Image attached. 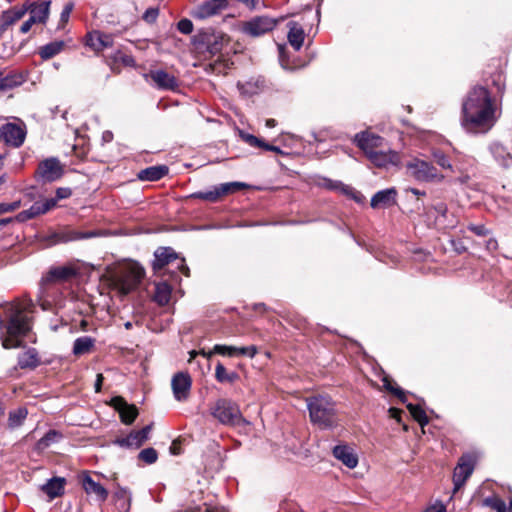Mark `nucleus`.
I'll return each mask as SVG.
<instances>
[{"label": "nucleus", "mask_w": 512, "mask_h": 512, "mask_svg": "<svg viewBox=\"0 0 512 512\" xmlns=\"http://www.w3.org/2000/svg\"><path fill=\"white\" fill-rule=\"evenodd\" d=\"M434 209L436 210L437 213H439L443 217L446 216L447 205L445 203H438L437 205L434 206Z\"/></svg>", "instance_id": "obj_63"}, {"label": "nucleus", "mask_w": 512, "mask_h": 512, "mask_svg": "<svg viewBox=\"0 0 512 512\" xmlns=\"http://www.w3.org/2000/svg\"><path fill=\"white\" fill-rule=\"evenodd\" d=\"M177 28L183 34H190L193 31V23L185 18L178 22Z\"/></svg>", "instance_id": "obj_52"}, {"label": "nucleus", "mask_w": 512, "mask_h": 512, "mask_svg": "<svg viewBox=\"0 0 512 512\" xmlns=\"http://www.w3.org/2000/svg\"><path fill=\"white\" fill-rule=\"evenodd\" d=\"M72 10H73V4L72 3H67L64 6V8H63V10L61 12V15H60V23L62 25H64L65 23L68 22Z\"/></svg>", "instance_id": "obj_55"}, {"label": "nucleus", "mask_w": 512, "mask_h": 512, "mask_svg": "<svg viewBox=\"0 0 512 512\" xmlns=\"http://www.w3.org/2000/svg\"><path fill=\"white\" fill-rule=\"evenodd\" d=\"M80 483L85 493L93 497L96 501L104 502L108 498L107 489L100 483L94 481L88 472L80 475Z\"/></svg>", "instance_id": "obj_16"}, {"label": "nucleus", "mask_w": 512, "mask_h": 512, "mask_svg": "<svg viewBox=\"0 0 512 512\" xmlns=\"http://www.w3.org/2000/svg\"><path fill=\"white\" fill-rule=\"evenodd\" d=\"M354 142L366 156L384 146V138L368 131L357 133Z\"/></svg>", "instance_id": "obj_15"}, {"label": "nucleus", "mask_w": 512, "mask_h": 512, "mask_svg": "<svg viewBox=\"0 0 512 512\" xmlns=\"http://www.w3.org/2000/svg\"><path fill=\"white\" fill-rule=\"evenodd\" d=\"M424 512H446V507L442 502H436L427 507Z\"/></svg>", "instance_id": "obj_58"}, {"label": "nucleus", "mask_w": 512, "mask_h": 512, "mask_svg": "<svg viewBox=\"0 0 512 512\" xmlns=\"http://www.w3.org/2000/svg\"><path fill=\"white\" fill-rule=\"evenodd\" d=\"M468 229L478 236H484L488 233L484 225H470Z\"/></svg>", "instance_id": "obj_57"}, {"label": "nucleus", "mask_w": 512, "mask_h": 512, "mask_svg": "<svg viewBox=\"0 0 512 512\" xmlns=\"http://www.w3.org/2000/svg\"><path fill=\"white\" fill-rule=\"evenodd\" d=\"M310 420L320 429H332L338 425L335 403L329 396H312L306 399Z\"/></svg>", "instance_id": "obj_2"}, {"label": "nucleus", "mask_w": 512, "mask_h": 512, "mask_svg": "<svg viewBox=\"0 0 512 512\" xmlns=\"http://www.w3.org/2000/svg\"><path fill=\"white\" fill-rule=\"evenodd\" d=\"M367 157L375 166L380 168H387L389 165H396L399 162L398 154L390 149L388 151H373Z\"/></svg>", "instance_id": "obj_23"}, {"label": "nucleus", "mask_w": 512, "mask_h": 512, "mask_svg": "<svg viewBox=\"0 0 512 512\" xmlns=\"http://www.w3.org/2000/svg\"><path fill=\"white\" fill-rule=\"evenodd\" d=\"M64 168L56 157L47 158L39 163L38 175L45 182H53L62 177Z\"/></svg>", "instance_id": "obj_13"}, {"label": "nucleus", "mask_w": 512, "mask_h": 512, "mask_svg": "<svg viewBox=\"0 0 512 512\" xmlns=\"http://www.w3.org/2000/svg\"><path fill=\"white\" fill-rule=\"evenodd\" d=\"M166 266H172L188 276L189 268L185 260L179 258L171 247H160L154 252L153 270L160 274Z\"/></svg>", "instance_id": "obj_6"}, {"label": "nucleus", "mask_w": 512, "mask_h": 512, "mask_svg": "<svg viewBox=\"0 0 512 512\" xmlns=\"http://www.w3.org/2000/svg\"><path fill=\"white\" fill-rule=\"evenodd\" d=\"M56 206V199H45L34 202L29 209L19 212L15 219L18 222H25L39 215L45 214Z\"/></svg>", "instance_id": "obj_17"}, {"label": "nucleus", "mask_w": 512, "mask_h": 512, "mask_svg": "<svg viewBox=\"0 0 512 512\" xmlns=\"http://www.w3.org/2000/svg\"><path fill=\"white\" fill-rule=\"evenodd\" d=\"M333 455L349 469H353L358 464V457L354 450L348 445H337L333 448Z\"/></svg>", "instance_id": "obj_26"}, {"label": "nucleus", "mask_w": 512, "mask_h": 512, "mask_svg": "<svg viewBox=\"0 0 512 512\" xmlns=\"http://www.w3.org/2000/svg\"><path fill=\"white\" fill-rule=\"evenodd\" d=\"M65 483V478L53 477L41 486V490L52 500L64 493Z\"/></svg>", "instance_id": "obj_30"}, {"label": "nucleus", "mask_w": 512, "mask_h": 512, "mask_svg": "<svg viewBox=\"0 0 512 512\" xmlns=\"http://www.w3.org/2000/svg\"><path fill=\"white\" fill-rule=\"evenodd\" d=\"M159 15V9L158 8H155V7H151V8H148L144 14H143V19L147 22V23H153L156 21L157 17Z\"/></svg>", "instance_id": "obj_54"}, {"label": "nucleus", "mask_w": 512, "mask_h": 512, "mask_svg": "<svg viewBox=\"0 0 512 512\" xmlns=\"http://www.w3.org/2000/svg\"><path fill=\"white\" fill-rule=\"evenodd\" d=\"M138 458L145 462L146 464H153L157 461L158 454L157 451L154 448H145L143 449L139 455Z\"/></svg>", "instance_id": "obj_48"}, {"label": "nucleus", "mask_w": 512, "mask_h": 512, "mask_svg": "<svg viewBox=\"0 0 512 512\" xmlns=\"http://www.w3.org/2000/svg\"><path fill=\"white\" fill-rule=\"evenodd\" d=\"M86 45L98 53L114 46V36L98 30L92 31L87 35Z\"/></svg>", "instance_id": "obj_19"}, {"label": "nucleus", "mask_w": 512, "mask_h": 512, "mask_svg": "<svg viewBox=\"0 0 512 512\" xmlns=\"http://www.w3.org/2000/svg\"><path fill=\"white\" fill-rule=\"evenodd\" d=\"M249 9H257L260 6L261 0H237Z\"/></svg>", "instance_id": "obj_59"}, {"label": "nucleus", "mask_w": 512, "mask_h": 512, "mask_svg": "<svg viewBox=\"0 0 512 512\" xmlns=\"http://www.w3.org/2000/svg\"><path fill=\"white\" fill-rule=\"evenodd\" d=\"M409 176L419 182H442L444 175L429 162L419 158L409 161L406 165Z\"/></svg>", "instance_id": "obj_7"}, {"label": "nucleus", "mask_w": 512, "mask_h": 512, "mask_svg": "<svg viewBox=\"0 0 512 512\" xmlns=\"http://www.w3.org/2000/svg\"><path fill=\"white\" fill-rule=\"evenodd\" d=\"M39 364L38 354L35 349H28L18 356V365L24 368H35Z\"/></svg>", "instance_id": "obj_35"}, {"label": "nucleus", "mask_w": 512, "mask_h": 512, "mask_svg": "<svg viewBox=\"0 0 512 512\" xmlns=\"http://www.w3.org/2000/svg\"><path fill=\"white\" fill-rule=\"evenodd\" d=\"M192 386V379L186 372H177L171 380V388L173 391L174 398L183 402L189 397Z\"/></svg>", "instance_id": "obj_14"}, {"label": "nucleus", "mask_w": 512, "mask_h": 512, "mask_svg": "<svg viewBox=\"0 0 512 512\" xmlns=\"http://www.w3.org/2000/svg\"><path fill=\"white\" fill-rule=\"evenodd\" d=\"M71 194H72V191H71V189H70V188H62V187H61V188H58V189L56 190V198H55V199H56V202H57L58 200L66 199V198L70 197V196H71Z\"/></svg>", "instance_id": "obj_56"}, {"label": "nucleus", "mask_w": 512, "mask_h": 512, "mask_svg": "<svg viewBox=\"0 0 512 512\" xmlns=\"http://www.w3.org/2000/svg\"><path fill=\"white\" fill-rule=\"evenodd\" d=\"M317 185L319 187H322V188H325V189H328L331 191H336L340 194L346 195L349 198H352L357 202L361 201L362 195L358 191L353 189L351 186L346 185L341 181L332 180V179H329L326 177H321L317 180Z\"/></svg>", "instance_id": "obj_18"}, {"label": "nucleus", "mask_w": 512, "mask_h": 512, "mask_svg": "<svg viewBox=\"0 0 512 512\" xmlns=\"http://www.w3.org/2000/svg\"><path fill=\"white\" fill-rule=\"evenodd\" d=\"M143 277L144 269L137 263H129L114 276V284L122 294L127 295L138 286Z\"/></svg>", "instance_id": "obj_5"}, {"label": "nucleus", "mask_w": 512, "mask_h": 512, "mask_svg": "<svg viewBox=\"0 0 512 512\" xmlns=\"http://www.w3.org/2000/svg\"><path fill=\"white\" fill-rule=\"evenodd\" d=\"M406 406L412 417L420 424L421 427L428 424V417L420 405L407 403Z\"/></svg>", "instance_id": "obj_43"}, {"label": "nucleus", "mask_w": 512, "mask_h": 512, "mask_svg": "<svg viewBox=\"0 0 512 512\" xmlns=\"http://www.w3.org/2000/svg\"><path fill=\"white\" fill-rule=\"evenodd\" d=\"M247 185L243 182H228L213 186L211 189L206 191H198L192 193L190 197L205 200L208 202H217L223 196L234 193Z\"/></svg>", "instance_id": "obj_8"}, {"label": "nucleus", "mask_w": 512, "mask_h": 512, "mask_svg": "<svg viewBox=\"0 0 512 512\" xmlns=\"http://www.w3.org/2000/svg\"><path fill=\"white\" fill-rule=\"evenodd\" d=\"M24 79L21 75H7L4 76L0 72V91L10 90L23 83Z\"/></svg>", "instance_id": "obj_41"}, {"label": "nucleus", "mask_w": 512, "mask_h": 512, "mask_svg": "<svg viewBox=\"0 0 512 512\" xmlns=\"http://www.w3.org/2000/svg\"><path fill=\"white\" fill-rule=\"evenodd\" d=\"M150 77L156 86L160 89L173 90L177 87L176 78L164 70L151 71Z\"/></svg>", "instance_id": "obj_29"}, {"label": "nucleus", "mask_w": 512, "mask_h": 512, "mask_svg": "<svg viewBox=\"0 0 512 512\" xmlns=\"http://www.w3.org/2000/svg\"><path fill=\"white\" fill-rule=\"evenodd\" d=\"M30 330L29 318L23 313L19 305L9 306V321L6 327V336L2 335V346L5 349L17 348L21 345L18 339L25 336Z\"/></svg>", "instance_id": "obj_3"}, {"label": "nucleus", "mask_w": 512, "mask_h": 512, "mask_svg": "<svg viewBox=\"0 0 512 512\" xmlns=\"http://www.w3.org/2000/svg\"><path fill=\"white\" fill-rule=\"evenodd\" d=\"M168 171L165 165L151 166L139 171L137 177L141 181H157L167 175Z\"/></svg>", "instance_id": "obj_31"}, {"label": "nucleus", "mask_w": 512, "mask_h": 512, "mask_svg": "<svg viewBox=\"0 0 512 512\" xmlns=\"http://www.w3.org/2000/svg\"><path fill=\"white\" fill-rule=\"evenodd\" d=\"M475 466V459L472 455L466 454L463 455L456 468L454 469L453 474V483H454V490L460 489L466 480L470 477L474 470Z\"/></svg>", "instance_id": "obj_12"}, {"label": "nucleus", "mask_w": 512, "mask_h": 512, "mask_svg": "<svg viewBox=\"0 0 512 512\" xmlns=\"http://www.w3.org/2000/svg\"><path fill=\"white\" fill-rule=\"evenodd\" d=\"M484 504L496 512H507L505 502L496 496L485 498Z\"/></svg>", "instance_id": "obj_46"}, {"label": "nucleus", "mask_w": 512, "mask_h": 512, "mask_svg": "<svg viewBox=\"0 0 512 512\" xmlns=\"http://www.w3.org/2000/svg\"><path fill=\"white\" fill-rule=\"evenodd\" d=\"M215 378L219 383H233L239 379V375L234 371H227L221 362L215 367Z\"/></svg>", "instance_id": "obj_36"}, {"label": "nucleus", "mask_w": 512, "mask_h": 512, "mask_svg": "<svg viewBox=\"0 0 512 512\" xmlns=\"http://www.w3.org/2000/svg\"><path fill=\"white\" fill-rule=\"evenodd\" d=\"M278 50H279V60H280L281 66L285 69H288L289 68L288 63L285 60V47L283 45H279Z\"/></svg>", "instance_id": "obj_60"}, {"label": "nucleus", "mask_w": 512, "mask_h": 512, "mask_svg": "<svg viewBox=\"0 0 512 512\" xmlns=\"http://www.w3.org/2000/svg\"><path fill=\"white\" fill-rule=\"evenodd\" d=\"M288 28V42L294 48L295 51H299L304 43L305 32L302 26L295 21H290L288 23Z\"/></svg>", "instance_id": "obj_28"}, {"label": "nucleus", "mask_w": 512, "mask_h": 512, "mask_svg": "<svg viewBox=\"0 0 512 512\" xmlns=\"http://www.w3.org/2000/svg\"><path fill=\"white\" fill-rule=\"evenodd\" d=\"M27 409L24 407H19L16 410H13L9 413L8 425L10 428L14 429L22 425L23 421L27 417Z\"/></svg>", "instance_id": "obj_42"}, {"label": "nucleus", "mask_w": 512, "mask_h": 512, "mask_svg": "<svg viewBox=\"0 0 512 512\" xmlns=\"http://www.w3.org/2000/svg\"><path fill=\"white\" fill-rule=\"evenodd\" d=\"M111 405L118 411L124 424H131L138 415L136 406L128 404L122 397L112 398Z\"/></svg>", "instance_id": "obj_20"}, {"label": "nucleus", "mask_w": 512, "mask_h": 512, "mask_svg": "<svg viewBox=\"0 0 512 512\" xmlns=\"http://www.w3.org/2000/svg\"><path fill=\"white\" fill-rule=\"evenodd\" d=\"M383 386L386 390L393 393L402 403L407 402L406 392L399 387H396L388 376H384L382 379Z\"/></svg>", "instance_id": "obj_45"}, {"label": "nucleus", "mask_w": 512, "mask_h": 512, "mask_svg": "<svg viewBox=\"0 0 512 512\" xmlns=\"http://www.w3.org/2000/svg\"><path fill=\"white\" fill-rule=\"evenodd\" d=\"M115 505L119 512H129L131 505V495L124 488L118 489L114 494Z\"/></svg>", "instance_id": "obj_34"}, {"label": "nucleus", "mask_w": 512, "mask_h": 512, "mask_svg": "<svg viewBox=\"0 0 512 512\" xmlns=\"http://www.w3.org/2000/svg\"><path fill=\"white\" fill-rule=\"evenodd\" d=\"M501 108L490 91L483 86L473 87L462 102L460 124L470 134H485L497 123Z\"/></svg>", "instance_id": "obj_1"}, {"label": "nucleus", "mask_w": 512, "mask_h": 512, "mask_svg": "<svg viewBox=\"0 0 512 512\" xmlns=\"http://www.w3.org/2000/svg\"><path fill=\"white\" fill-rule=\"evenodd\" d=\"M261 148L266 150V151H273V152H276V153H279V154L283 153L282 150L278 146H274V145L268 144L265 141H264V144H262Z\"/></svg>", "instance_id": "obj_62"}, {"label": "nucleus", "mask_w": 512, "mask_h": 512, "mask_svg": "<svg viewBox=\"0 0 512 512\" xmlns=\"http://www.w3.org/2000/svg\"><path fill=\"white\" fill-rule=\"evenodd\" d=\"M27 134L26 126L16 123H6L0 127V140L7 146L19 148L25 141Z\"/></svg>", "instance_id": "obj_11"}, {"label": "nucleus", "mask_w": 512, "mask_h": 512, "mask_svg": "<svg viewBox=\"0 0 512 512\" xmlns=\"http://www.w3.org/2000/svg\"><path fill=\"white\" fill-rule=\"evenodd\" d=\"M432 156L435 162L443 169L452 170V164L450 163L448 157L440 150H433Z\"/></svg>", "instance_id": "obj_49"}, {"label": "nucleus", "mask_w": 512, "mask_h": 512, "mask_svg": "<svg viewBox=\"0 0 512 512\" xmlns=\"http://www.w3.org/2000/svg\"><path fill=\"white\" fill-rule=\"evenodd\" d=\"M171 286L163 281L159 282L155 286L154 300L161 306L168 304L171 297Z\"/></svg>", "instance_id": "obj_33"}, {"label": "nucleus", "mask_w": 512, "mask_h": 512, "mask_svg": "<svg viewBox=\"0 0 512 512\" xmlns=\"http://www.w3.org/2000/svg\"><path fill=\"white\" fill-rule=\"evenodd\" d=\"M489 151L495 162L502 168H510L512 166V152L501 142H492L489 145Z\"/></svg>", "instance_id": "obj_21"}, {"label": "nucleus", "mask_w": 512, "mask_h": 512, "mask_svg": "<svg viewBox=\"0 0 512 512\" xmlns=\"http://www.w3.org/2000/svg\"><path fill=\"white\" fill-rule=\"evenodd\" d=\"M95 345V339L89 336H83L75 339L72 352L75 356L84 355L91 351Z\"/></svg>", "instance_id": "obj_32"}, {"label": "nucleus", "mask_w": 512, "mask_h": 512, "mask_svg": "<svg viewBox=\"0 0 512 512\" xmlns=\"http://www.w3.org/2000/svg\"><path fill=\"white\" fill-rule=\"evenodd\" d=\"M151 430H152V425L149 424V425L143 427L141 430H138L137 432L141 436V439H143V441L145 442L146 440H148Z\"/></svg>", "instance_id": "obj_61"}, {"label": "nucleus", "mask_w": 512, "mask_h": 512, "mask_svg": "<svg viewBox=\"0 0 512 512\" xmlns=\"http://www.w3.org/2000/svg\"><path fill=\"white\" fill-rule=\"evenodd\" d=\"M397 191L395 188L380 190L371 198L370 205L373 209L387 208L396 203Z\"/></svg>", "instance_id": "obj_24"}, {"label": "nucleus", "mask_w": 512, "mask_h": 512, "mask_svg": "<svg viewBox=\"0 0 512 512\" xmlns=\"http://www.w3.org/2000/svg\"><path fill=\"white\" fill-rule=\"evenodd\" d=\"M239 136L244 142H246L251 147L261 148L262 144H264V141L262 139H259L256 136L244 132L242 130L239 131Z\"/></svg>", "instance_id": "obj_50"}, {"label": "nucleus", "mask_w": 512, "mask_h": 512, "mask_svg": "<svg viewBox=\"0 0 512 512\" xmlns=\"http://www.w3.org/2000/svg\"><path fill=\"white\" fill-rule=\"evenodd\" d=\"M113 61L115 63H121L124 66L133 67L135 66L134 58L129 55L123 53L121 50L117 49L113 54Z\"/></svg>", "instance_id": "obj_47"}, {"label": "nucleus", "mask_w": 512, "mask_h": 512, "mask_svg": "<svg viewBox=\"0 0 512 512\" xmlns=\"http://www.w3.org/2000/svg\"><path fill=\"white\" fill-rule=\"evenodd\" d=\"M95 236H97V233L95 231H90V232L72 231L68 234L65 241L82 240V239L92 238Z\"/></svg>", "instance_id": "obj_51"}, {"label": "nucleus", "mask_w": 512, "mask_h": 512, "mask_svg": "<svg viewBox=\"0 0 512 512\" xmlns=\"http://www.w3.org/2000/svg\"><path fill=\"white\" fill-rule=\"evenodd\" d=\"M224 37L222 35H209L205 37L206 51L214 56L221 52L223 48Z\"/></svg>", "instance_id": "obj_37"}, {"label": "nucleus", "mask_w": 512, "mask_h": 512, "mask_svg": "<svg viewBox=\"0 0 512 512\" xmlns=\"http://www.w3.org/2000/svg\"><path fill=\"white\" fill-rule=\"evenodd\" d=\"M21 206V201L17 200L11 203H0V215L17 210Z\"/></svg>", "instance_id": "obj_53"}, {"label": "nucleus", "mask_w": 512, "mask_h": 512, "mask_svg": "<svg viewBox=\"0 0 512 512\" xmlns=\"http://www.w3.org/2000/svg\"><path fill=\"white\" fill-rule=\"evenodd\" d=\"M61 434L55 430H49L41 439L36 443V450L43 451L52 444L59 441Z\"/></svg>", "instance_id": "obj_40"}, {"label": "nucleus", "mask_w": 512, "mask_h": 512, "mask_svg": "<svg viewBox=\"0 0 512 512\" xmlns=\"http://www.w3.org/2000/svg\"><path fill=\"white\" fill-rule=\"evenodd\" d=\"M116 443L121 447L137 449L143 445L144 441L137 431H133L126 437L118 438Z\"/></svg>", "instance_id": "obj_38"}, {"label": "nucleus", "mask_w": 512, "mask_h": 512, "mask_svg": "<svg viewBox=\"0 0 512 512\" xmlns=\"http://www.w3.org/2000/svg\"><path fill=\"white\" fill-rule=\"evenodd\" d=\"M211 415L223 425L238 426L246 423L239 406L232 400L226 398L218 399L210 407Z\"/></svg>", "instance_id": "obj_4"}, {"label": "nucleus", "mask_w": 512, "mask_h": 512, "mask_svg": "<svg viewBox=\"0 0 512 512\" xmlns=\"http://www.w3.org/2000/svg\"><path fill=\"white\" fill-rule=\"evenodd\" d=\"M63 46V41L50 42L40 48L39 54L42 59L47 60L60 53Z\"/></svg>", "instance_id": "obj_39"}, {"label": "nucleus", "mask_w": 512, "mask_h": 512, "mask_svg": "<svg viewBox=\"0 0 512 512\" xmlns=\"http://www.w3.org/2000/svg\"><path fill=\"white\" fill-rule=\"evenodd\" d=\"M229 6V0H205L197 4L190 15L196 20H206L219 15Z\"/></svg>", "instance_id": "obj_10"}, {"label": "nucleus", "mask_w": 512, "mask_h": 512, "mask_svg": "<svg viewBox=\"0 0 512 512\" xmlns=\"http://www.w3.org/2000/svg\"><path fill=\"white\" fill-rule=\"evenodd\" d=\"M33 24H36L35 22H32L31 19L29 18L28 20H26L20 27V31L21 33H27Z\"/></svg>", "instance_id": "obj_64"}, {"label": "nucleus", "mask_w": 512, "mask_h": 512, "mask_svg": "<svg viewBox=\"0 0 512 512\" xmlns=\"http://www.w3.org/2000/svg\"><path fill=\"white\" fill-rule=\"evenodd\" d=\"M278 21L268 16H256L242 24L241 31L251 37H259L272 31Z\"/></svg>", "instance_id": "obj_9"}, {"label": "nucleus", "mask_w": 512, "mask_h": 512, "mask_svg": "<svg viewBox=\"0 0 512 512\" xmlns=\"http://www.w3.org/2000/svg\"><path fill=\"white\" fill-rule=\"evenodd\" d=\"M27 12V9L25 5L22 8H15L10 11H7L3 14V22L5 25H11L14 22L20 20L25 13Z\"/></svg>", "instance_id": "obj_44"}, {"label": "nucleus", "mask_w": 512, "mask_h": 512, "mask_svg": "<svg viewBox=\"0 0 512 512\" xmlns=\"http://www.w3.org/2000/svg\"><path fill=\"white\" fill-rule=\"evenodd\" d=\"M77 274L76 270L72 266L64 265L52 267L44 278L47 282L52 281H67Z\"/></svg>", "instance_id": "obj_27"}, {"label": "nucleus", "mask_w": 512, "mask_h": 512, "mask_svg": "<svg viewBox=\"0 0 512 512\" xmlns=\"http://www.w3.org/2000/svg\"><path fill=\"white\" fill-rule=\"evenodd\" d=\"M214 352L216 354L228 357H235L239 355L247 356L249 358H253L257 354V347L254 345L247 347H236V346H228L216 344L214 346Z\"/></svg>", "instance_id": "obj_22"}, {"label": "nucleus", "mask_w": 512, "mask_h": 512, "mask_svg": "<svg viewBox=\"0 0 512 512\" xmlns=\"http://www.w3.org/2000/svg\"><path fill=\"white\" fill-rule=\"evenodd\" d=\"M51 1L32 2L25 5L27 12H29L32 22L45 23L49 16V8Z\"/></svg>", "instance_id": "obj_25"}]
</instances>
